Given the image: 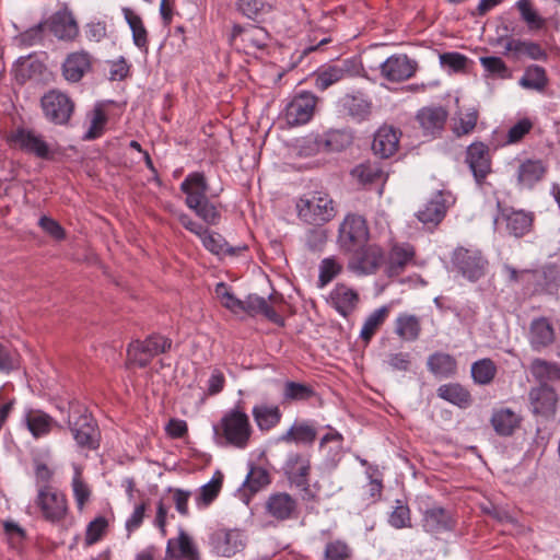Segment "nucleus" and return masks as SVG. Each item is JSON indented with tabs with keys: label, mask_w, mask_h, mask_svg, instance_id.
Wrapping results in <instances>:
<instances>
[{
	"label": "nucleus",
	"mask_w": 560,
	"mask_h": 560,
	"mask_svg": "<svg viewBox=\"0 0 560 560\" xmlns=\"http://www.w3.org/2000/svg\"><path fill=\"white\" fill-rule=\"evenodd\" d=\"M465 163L471 172L476 184L482 187L487 182V177L492 173L490 148L481 141L472 142L466 149Z\"/></svg>",
	"instance_id": "6e6552de"
},
{
	"label": "nucleus",
	"mask_w": 560,
	"mask_h": 560,
	"mask_svg": "<svg viewBox=\"0 0 560 560\" xmlns=\"http://www.w3.org/2000/svg\"><path fill=\"white\" fill-rule=\"evenodd\" d=\"M217 296L220 299L222 305L234 313L242 312L243 301L237 299L223 282L215 287Z\"/></svg>",
	"instance_id": "052dcab7"
},
{
	"label": "nucleus",
	"mask_w": 560,
	"mask_h": 560,
	"mask_svg": "<svg viewBox=\"0 0 560 560\" xmlns=\"http://www.w3.org/2000/svg\"><path fill=\"white\" fill-rule=\"evenodd\" d=\"M547 173V166L541 160L527 159L520 163L516 172L517 185L532 189Z\"/></svg>",
	"instance_id": "cd10ccee"
},
{
	"label": "nucleus",
	"mask_w": 560,
	"mask_h": 560,
	"mask_svg": "<svg viewBox=\"0 0 560 560\" xmlns=\"http://www.w3.org/2000/svg\"><path fill=\"white\" fill-rule=\"evenodd\" d=\"M353 549L343 539L328 540L323 549V560H352Z\"/></svg>",
	"instance_id": "49530a36"
},
{
	"label": "nucleus",
	"mask_w": 560,
	"mask_h": 560,
	"mask_svg": "<svg viewBox=\"0 0 560 560\" xmlns=\"http://www.w3.org/2000/svg\"><path fill=\"white\" fill-rule=\"evenodd\" d=\"M351 175L362 185L376 184L383 180L384 173L378 164L366 162L357 165Z\"/></svg>",
	"instance_id": "de8ad7c7"
},
{
	"label": "nucleus",
	"mask_w": 560,
	"mask_h": 560,
	"mask_svg": "<svg viewBox=\"0 0 560 560\" xmlns=\"http://www.w3.org/2000/svg\"><path fill=\"white\" fill-rule=\"evenodd\" d=\"M91 55L84 50L71 52L62 65V73L67 81L79 82L91 69Z\"/></svg>",
	"instance_id": "c756f323"
},
{
	"label": "nucleus",
	"mask_w": 560,
	"mask_h": 560,
	"mask_svg": "<svg viewBox=\"0 0 560 560\" xmlns=\"http://www.w3.org/2000/svg\"><path fill=\"white\" fill-rule=\"evenodd\" d=\"M352 252L354 255L350 261V267L363 275L374 273L384 261L383 252L376 245H363Z\"/></svg>",
	"instance_id": "aec40b11"
},
{
	"label": "nucleus",
	"mask_w": 560,
	"mask_h": 560,
	"mask_svg": "<svg viewBox=\"0 0 560 560\" xmlns=\"http://www.w3.org/2000/svg\"><path fill=\"white\" fill-rule=\"evenodd\" d=\"M397 505L390 513L388 523L394 528H407L411 526L410 510L407 504H404L400 500L396 501Z\"/></svg>",
	"instance_id": "13d9d810"
},
{
	"label": "nucleus",
	"mask_w": 560,
	"mask_h": 560,
	"mask_svg": "<svg viewBox=\"0 0 560 560\" xmlns=\"http://www.w3.org/2000/svg\"><path fill=\"white\" fill-rule=\"evenodd\" d=\"M428 370L436 377H452L457 373L456 359L445 352H434L427 361Z\"/></svg>",
	"instance_id": "a19ab883"
},
{
	"label": "nucleus",
	"mask_w": 560,
	"mask_h": 560,
	"mask_svg": "<svg viewBox=\"0 0 560 560\" xmlns=\"http://www.w3.org/2000/svg\"><path fill=\"white\" fill-rule=\"evenodd\" d=\"M369 238V229L363 217L349 214L339 228L338 241L347 252L355 250L365 245Z\"/></svg>",
	"instance_id": "9d476101"
},
{
	"label": "nucleus",
	"mask_w": 560,
	"mask_h": 560,
	"mask_svg": "<svg viewBox=\"0 0 560 560\" xmlns=\"http://www.w3.org/2000/svg\"><path fill=\"white\" fill-rule=\"evenodd\" d=\"M42 109L47 120L55 125H66L74 110L73 101L63 92L50 90L40 100Z\"/></svg>",
	"instance_id": "0eeeda50"
},
{
	"label": "nucleus",
	"mask_w": 560,
	"mask_h": 560,
	"mask_svg": "<svg viewBox=\"0 0 560 560\" xmlns=\"http://www.w3.org/2000/svg\"><path fill=\"white\" fill-rule=\"evenodd\" d=\"M415 254V248L410 244L394 245L386 259L383 261L384 273L389 278L401 275L406 267L413 260Z\"/></svg>",
	"instance_id": "412c9836"
},
{
	"label": "nucleus",
	"mask_w": 560,
	"mask_h": 560,
	"mask_svg": "<svg viewBox=\"0 0 560 560\" xmlns=\"http://www.w3.org/2000/svg\"><path fill=\"white\" fill-rule=\"evenodd\" d=\"M471 377L478 385H489L495 377L498 369L495 363L485 358L471 364Z\"/></svg>",
	"instance_id": "a18cd8bd"
},
{
	"label": "nucleus",
	"mask_w": 560,
	"mask_h": 560,
	"mask_svg": "<svg viewBox=\"0 0 560 560\" xmlns=\"http://www.w3.org/2000/svg\"><path fill=\"white\" fill-rule=\"evenodd\" d=\"M452 262L463 277L472 282L485 276L488 265L480 250L465 247H458L454 250Z\"/></svg>",
	"instance_id": "1a4fd4ad"
},
{
	"label": "nucleus",
	"mask_w": 560,
	"mask_h": 560,
	"mask_svg": "<svg viewBox=\"0 0 560 560\" xmlns=\"http://www.w3.org/2000/svg\"><path fill=\"white\" fill-rule=\"evenodd\" d=\"M418 63L407 55H393L381 65V74L388 81L400 82L413 77Z\"/></svg>",
	"instance_id": "dca6fc26"
},
{
	"label": "nucleus",
	"mask_w": 560,
	"mask_h": 560,
	"mask_svg": "<svg viewBox=\"0 0 560 560\" xmlns=\"http://www.w3.org/2000/svg\"><path fill=\"white\" fill-rule=\"evenodd\" d=\"M317 438V430L310 421H295L290 429L279 436L278 441L282 443H295L312 445Z\"/></svg>",
	"instance_id": "f704fd0d"
},
{
	"label": "nucleus",
	"mask_w": 560,
	"mask_h": 560,
	"mask_svg": "<svg viewBox=\"0 0 560 560\" xmlns=\"http://www.w3.org/2000/svg\"><path fill=\"white\" fill-rule=\"evenodd\" d=\"M180 190L186 195L185 203L189 209L200 206V202L208 198L205 175L199 172L188 174L180 184Z\"/></svg>",
	"instance_id": "5701e85b"
},
{
	"label": "nucleus",
	"mask_w": 560,
	"mask_h": 560,
	"mask_svg": "<svg viewBox=\"0 0 560 560\" xmlns=\"http://www.w3.org/2000/svg\"><path fill=\"white\" fill-rule=\"evenodd\" d=\"M529 401L535 415L551 418L557 410L558 395L552 387L542 383L530 389Z\"/></svg>",
	"instance_id": "6ab92c4d"
},
{
	"label": "nucleus",
	"mask_w": 560,
	"mask_h": 560,
	"mask_svg": "<svg viewBox=\"0 0 560 560\" xmlns=\"http://www.w3.org/2000/svg\"><path fill=\"white\" fill-rule=\"evenodd\" d=\"M529 343L533 350L541 351L555 341V329L547 317L534 318L529 326Z\"/></svg>",
	"instance_id": "bb28decb"
},
{
	"label": "nucleus",
	"mask_w": 560,
	"mask_h": 560,
	"mask_svg": "<svg viewBox=\"0 0 560 560\" xmlns=\"http://www.w3.org/2000/svg\"><path fill=\"white\" fill-rule=\"evenodd\" d=\"M342 270L341 264L335 257H328L320 261L319 265V285H327Z\"/></svg>",
	"instance_id": "4d7b16f0"
},
{
	"label": "nucleus",
	"mask_w": 560,
	"mask_h": 560,
	"mask_svg": "<svg viewBox=\"0 0 560 560\" xmlns=\"http://www.w3.org/2000/svg\"><path fill=\"white\" fill-rule=\"evenodd\" d=\"M516 8L521 13L522 20L530 30H540L545 26V19L533 9L529 0H518Z\"/></svg>",
	"instance_id": "5fc2aeb1"
},
{
	"label": "nucleus",
	"mask_w": 560,
	"mask_h": 560,
	"mask_svg": "<svg viewBox=\"0 0 560 560\" xmlns=\"http://www.w3.org/2000/svg\"><path fill=\"white\" fill-rule=\"evenodd\" d=\"M236 8L250 20H257L272 10V5L264 0H237Z\"/></svg>",
	"instance_id": "603ef678"
},
{
	"label": "nucleus",
	"mask_w": 560,
	"mask_h": 560,
	"mask_svg": "<svg viewBox=\"0 0 560 560\" xmlns=\"http://www.w3.org/2000/svg\"><path fill=\"white\" fill-rule=\"evenodd\" d=\"M67 424L78 447L89 451L100 447L101 432L97 422L85 406L71 401Z\"/></svg>",
	"instance_id": "f03ea898"
},
{
	"label": "nucleus",
	"mask_w": 560,
	"mask_h": 560,
	"mask_svg": "<svg viewBox=\"0 0 560 560\" xmlns=\"http://www.w3.org/2000/svg\"><path fill=\"white\" fill-rule=\"evenodd\" d=\"M222 481L223 477L220 472H218L208 483L201 487L199 501L203 505H209L218 497L222 487Z\"/></svg>",
	"instance_id": "680f3d73"
},
{
	"label": "nucleus",
	"mask_w": 560,
	"mask_h": 560,
	"mask_svg": "<svg viewBox=\"0 0 560 560\" xmlns=\"http://www.w3.org/2000/svg\"><path fill=\"white\" fill-rule=\"evenodd\" d=\"M124 19L132 33V42L137 48L143 52L149 49V33L144 26L142 18L132 9L124 7L121 9Z\"/></svg>",
	"instance_id": "4c0bfd02"
},
{
	"label": "nucleus",
	"mask_w": 560,
	"mask_h": 560,
	"mask_svg": "<svg viewBox=\"0 0 560 560\" xmlns=\"http://www.w3.org/2000/svg\"><path fill=\"white\" fill-rule=\"evenodd\" d=\"M421 331L420 320L416 315L400 314L396 318L395 332L405 341L418 339Z\"/></svg>",
	"instance_id": "79ce46f5"
},
{
	"label": "nucleus",
	"mask_w": 560,
	"mask_h": 560,
	"mask_svg": "<svg viewBox=\"0 0 560 560\" xmlns=\"http://www.w3.org/2000/svg\"><path fill=\"white\" fill-rule=\"evenodd\" d=\"M338 108L341 114L361 122L371 115L372 102L365 93L355 91L341 96L338 100Z\"/></svg>",
	"instance_id": "2eb2a0df"
},
{
	"label": "nucleus",
	"mask_w": 560,
	"mask_h": 560,
	"mask_svg": "<svg viewBox=\"0 0 560 560\" xmlns=\"http://www.w3.org/2000/svg\"><path fill=\"white\" fill-rule=\"evenodd\" d=\"M203 246L213 254L217 255H235L237 250L245 249L246 247L234 248L229 246L224 237L214 232H210L208 229L205 230V234L200 236Z\"/></svg>",
	"instance_id": "c03bdc74"
},
{
	"label": "nucleus",
	"mask_w": 560,
	"mask_h": 560,
	"mask_svg": "<svg viewBox=\"0 0 560 560\" xmlns=\"http://www.w3.org/2000/svg\"><path fill=\"white\" fill-rule=\"evenodd\" d=\"M252 415L257 428L262 432L272 430L282 419V411L278 406L266 404L254 406Z\"/></svg>",
	"instance_id": "ea45409f"
},
{
	"label": "nucleus",
	"mask_w": 560,
	"mask_h": 560,
	"mask_svg": "<svg viewBox=\"0 0 560 560\" xmlns=\"http://www.w3.org/2000/svg\"><path fill=\"white\" fill-rule=\"evenodd\" d=\"M330 302L343 317L350 315L359 303V294L346 284L338 283L330 292Z\"/></svg>",
	"instance_id": "473e14b6"
},
{
	"label": "nucleus",
	"mask_w": 560,
	"mask_h": 560,
	"mask_svg": "<svg viewBox=\"0 0 560 560\" xmlns=\"http://www.w3.org/2000/svg\"><path fill=\"white\" fill-rule=\"evenodd\" d=\"M518 83L527 90L544 91L548 84L546 70L538 65H530L525 69Z\"/></svg>",
	"instance_id": "37998d69"
},
{
	"label": "nucleus",
	"mask_w": 560,
	"mask_h": 560,
	"mask_svg": "<svg viewBox=\"0 0 560 560\" xmlns=\"http://www.w3.org/2000/svg\"><path fill=\"white\" fill-rule=\"evenodd\" d=\"M25 423L34 439L48 435L54 427L61 428L52 417L38 409H31L26 412Z\"/></svg>",
	"instance_id": "e433bc0d"
},
{
	"label": "nucleus",
	"mask_w": 560,
	"mask_h": 560,
	"mask_svg": "<svg viewBox=\"0 0 560 560\" xmlns=\"http://www.w3.org/2000/svg\"><path fill=\"white\" fill-rule=\"evenodd\" d=\"M315 396V390L311 385L288 381L283 387L284 401H305Z\"/></svg>",
	"instance_id": "3c124183"
},
{
	"label": "nucleus",
	"mask_w": 560,
	"mask_h": 560,
	"mask_svg": "<svg viewBox=\"0 0 560 560\" xmlns=\"http://www.w3.org/2000/svg\"><path fill=\"white\" fill-rule=\"evenodd\" d=\"M530 373L540 382L560 380V368L557 363L548 362L542 359H535L530 364Z\"/></svg>",
	"instance_id": "8fccbe9b"
},
{
	"label": "nucleus",
	"mask_w": 560,
	"mask_h": 560,
	"mask_svg": "<svg viewBox=\"0 0 560 560\" xmlns=\"http://www.w3.org/2000/svg\"><path fill=\"white\" fill-rule=\"evenodd\" d=\"M10 141L22 151L39 159H48L50 149L43 136L32 129L18 128L10 135Z\"/></svg>",
	"instance_id": "4468645a"
},
{
	"label": "nucleus",
	"mask_w": 560,
	"mask_h": 560,
	"mask_svg": "<svg viewBox=\"0 0 560 560\" xmlns=\"http://www.w3.org/2000/svg\"><path fill=\"white\" fill-rule=\"evenodd\" d=\"M270 482L269 474L266 469L258 466H253L243 483L250 492L255 493L262 489Z\"/></svg>",
	"instance_id": "6e6d98bb"
},
{
	"label": "nucleus",
	"mask_w": 560,
	"mask_h": 560,
	"mask_svg": "<svg viewBox=\"0 0 560 560\" xmlns=\"http://www.w3.org/2000/svg\"><path fill=\"white\" fill-rule=\"evenodd\" d=\"M453 132L457 137H463L471 133L478 121V112L474 108L469 109L466 113H460L458 118L454 119Z\"/></svg>",
	"instance_id": "864d4df0"
},
{
	"label": "nucleus",
	"mask_w": 560,
	"mask_h": 560,
	"mask_svg": "<svg viewBox=\"0 0 560 560\" xmlns=\"http://www.w3.org/2000/svg\"><path fill=\"white\" fill-rule=\"evenodd\" d=\"M298 506V500L288 492L271 493L265 503L267 514L280 522L295 517Z\"/></svg>",
	"instance_id": "a211bd4d"
},
{
	"label": "nucleus",
	"mask_w": 560,
	"mask_h": 560,
	"mask_svg": "<svg viewBox=\"0 0 560 560\" xmlns=\"http://www.w3.org/2000/svg\"><path fill=\"white\" fill-rule=\"evenodd\" d=\"M504 54H512L514 58H520L525 55L532 60L546 61L548 59L547 51L540 44L533 40H523L515 38H508L504 46Z\"/></svg>",
	"instance_id": "2f4dec72"
},
{
	"label": "nucleus",
	"mask_w": 560,
	"mask_h": 560,
	"mask_svg": "<svg viewBox=\"0 0 560 560\" xmlns=\"http://www.w3.org/2000/svg\"><path fill=\"white\" fill-rule=\"evenodd\" d=\"M283 474L289 483L300 491L303 501H317V490L311 486V455L306 453H289L283 465Z\"/></svg>",
	"instance_id": "7ed1b4c3"
},
{
	"label": "nucleus",
	"mask_w": 560,
	"mask_h": 560,
	"mask_svg": "<svg viewBox=\"0 0 560 560\" xmlns=\"http://www.w3.org/2000/svg\"><path fill=\"white\" fill-rule=\"evenodd\" d=\"M166 560L186 559L199 560V551L189 535L180 529L176 538H171L166 545Z\"/></svg>",
	"instance_id": "393cba45"
},
{
	"label": "nucleus",
	"mask_w": 560,
	"mask_h": 560,
	"mask_svg": "<svg viewBox=\"0 0 560 560\" xmlns=\"http://www.w3.org/2000/svg\"><path fill=\"white\" fill-rule=\"evenodd\" d=\"M400 132L392 126H382L374 135L373 152L382 159L394 155L399 147Z\"/></svg>",
	"instance_id": "b1692460"
},
{
	"label": "nucleus",
	"mask_w": 560,
	"mask_h": 560,
	"mask_svg": "<svg viewBox=\"0 0 560 560\" xmlns=\"http://www.w3.org/2000/svg\"><path fill=\"white\" fill-rule=\"evenodd\" d=\"M353 142V133L348 129H330L316 139L317 148L324 152H341Z\"/></svg>",
	"instance_id": "c85d7f7f"
},
{
	"label": "nucleus",
	"mask_w": 560,
	"mask_h": 560,
	"mask_svg": "<svg viewBox=\"0 0 560 560\" xmlns=\"http://www.w3.org/2000/svg\"><path fill=\"white\" fill-rule=\"evenodd\" d=\"M447 119V112L441 107H424L417 114V120L425 135H435L443 130Z\"/></svg>",
	"instance_id": "58836bf2"
},
{
	"label": "nucleus",
	"mask_w": 560,
	"mask_h": 560,
	"mask_svg": "<svg viewBox=\"0 0 560 560\" xmlns=\"http://www.w3.org/2000/svg\"><path fill=\"white\" fill-rule=\"evenodd\" d=\"M327 242V233L324 229L313 228L305 234V246L314 253L322 252Z\"/></svg>",
	"instance_id": "774afa93"
},
{
	"label": "nucleus",
	"mask_w": 560,
	"mask_h": 560,
	"mask_svg": "<svg viewBox=\"0 0 560 560\" xmlns=\"http://www.w3.org/2000/svg\"><path fill=\"white\" fill-rule=\"evenodd\" d=\"M535 218L533 211L509 207L500 210L497 221L504 223L509 235L521 238L533 231Z\"/></svg>",
	"instance_id": "ddd939ff"
},
{
	"label": "nucleus",
	"mask_w": 560,
	"mask_h": 560,
	"mask_svg": "<svg viewBox=\"0 0 560 560\" xmlns=\"http://www.w3.org/2000/svg\"><path fill=\"white\" fill-rule=\"evenodd\" d=\"M296 211L299 218L310 224L326 223L336 214L334 201L326 194L300 198L296 201Z\"/></svg>",
	"instance_id": "39448f33"
},
{
	"label": "nucleus",
	"mask_w": 560,
	"mask_h": 560,
	"mask_svg": "<svg viewBox=\"0 0 560 560\" xmlns=\"http://www.w3.org/2000/svg\"><path fill=\"white\" fill-rule=\"evenodd\" d=\"M439 398L460 408L467 409L472 405V396L468 388L460 383H447L438 387Z\"/></svg>",
	"instance_id": "c9c22d12"
},
{
	"label": "nucleus",
	"mask_w": 560,
	"mask_h": 560,
	"mask_svg": "<svg viewBox=\"0 0 560 560\" xmlns=\"http://www.w3.org/2000/svg\"><path fill=\"white\" fill-rule=\"evenodd\" d=\"M268 33L265 28L249 25L245 32L244 45L253 48L261 49L267 46Z\"/></svg>",
	"instance_id": "0e129e2a"
},
{
	"label": "nucleus",
	"mask_w": 560,
	"mask_h": 560,
	"mask_svg": "<svg viewBox=\"0 0 560 560\" xmlns=\"http://www.w3.org/2000/svg\"><path fill=\"white\" fill-rule=\"evenodd\" d=\"M172 340L159 334H152L144 340L131 341L127 348L129 364L145 368L154 357L168 351Z\"/></svg>",
	"instance_id": "20e7f679"
},
{
	"label": "nucleus",
	"mask_w": 560,
	"mask_h": 560,
	"mask_svg": "<svg viewBox=\"0 0 560 560\" xmlns=\"http://www.w3.org/2000/svg\"><path fill=\"white\" fill-rule=\"evenodd\" d=\"M45 25L54 36L63 42H73L79 35L78 22L67 9L55 12Z\"/></svg>",
	"instance_id": "f3484780"
},
{
	"label": "nucleus",
	"mask_w": 560,
	"mask_h": 560,
	"mask_svg": "<svg viewBox=\"0 0 560 560\" xmlns=\"http://www.w3.org/2000/svg\"><path fill=\"white\" fill-rule=\"evenodd\" d=\"M456 521L450 510L432 506L423 513L422 526L427 533L438 534L455 528Z\"/></svg>",
	"instance_id": "4be33fe9"
},
{
	"label": "nucleus",
	"mask_w": 560,
	"mask_h": 560,
	"mask_svg": "<svg viewBox=\"0 0 560 560\" xmlns=\"http://www.w3.org/2000/svg\"><path fill=\"white\" fill-rule=\"evenodd\" d=\"M217 444L245 448L250 440L253 428L248 415L236 405L222 416L219 423L213 425Z\"/></svg>",
	"instance_id": "f257e3e1"
},
{
	"label": "nucleus",
	"mask_w": 560,
	"mask_h": 560,
	"mask_svg": "<svg viewBox=\"0 0 560 560\" xmlns=\"http://www.w3.org/2000/svg\"><path fill=\"white\" fill-rule=\"evenodd\" d=\"M389 314L388 306H382L374 312H372L365 319L362 329L360 331V337L363 341L369 342L375 332L380 329V327L384 324L387 316Z\"/></svg>",
	"instance_id": "09e8293b"
},
{
	"label": "nucleus",
	"mask_w": 560,
	"mask_h": 560,
	"mask_svg": "<svg viewBox=\"0 0 560 560\" xmlns=\"http://www.w3.org/2000/svg\"><path fill=\"white\" fill-rule=\"evenodd\" d=\"M352 75V61L342 60L340 63L327 66L317 71L315 77V86L325 91L329 86Z\"/></svg>",
	"instance_id": "a878e982"
},
{
	"label": "nucleus",
	"mask_w": 560,
	"mask_h": 560,
	"mask_svg": "<svg viewBox=\"0 0 560 560\" xmlns=\"http://www.w3.org/2000/svg\"><path fill=\"white\" fill-rule=\"evenodd\" d=\"M195 211V213L203 220L207 224L214 225L219 223L220 212L217 209L215 205L209 201V199H205L200 202V206L196 208H190Z\"/></svg>",
	"instance_id": "69168bd1"
},
{
	"label": "nucleus",
	"mask_w": 560,
	"mask_h": 560,
	"mask_svg": "<svg viewBox=\"0 0 560 560\" xmlns=\"http://www.w3.org/2000/svg\"><path fill=\"white\" fill-rule=\"evenodd\" d=\"M107 525V520L104 516H98L90 522L85 532V545L92 546L96 544L105 534Z\"/></svg>",
	"instance_id": "e2e57ef3"
},
{
	"label": "nucleus",
	"mask_w": 560,
	"mask_h": 560,
	"mask_svg": "<svg viewBox=\"0 0 560 560\" xmlns=\"http://www.w3.org/2000/svg\"><path fill=\"white\" fill-rule=\"evenodd\" d=\"M446 200L442 191H438L417 213V218L425 225L436 226L445 217Z\"/></svg>",
	"instance_id": "72a5a7b5"
},
{
	"label": "nucleus",
	"mask_w": 560,
	"mask_h": 560,
	"mask_svg": "<svg viewBox=\"0 0 560 560\" xmlns=\"http://www.w3.org/2000/svg\"><path fill=\"white\" fill-rule=\"evenodd\" d=\"M72 491L77 506L82 511L91 497L89 486L83 481L81 474L77 471L72 478Z\"/></svg>",
	"instance_id": "bf43d9fd"
},
{
	"label": "nucleus",
	"mask_w": 560,
	"mask_h": 560,
	"mask_svg": "<svg viewBox=\"0 0 560 560\" xmlns=\"http://www.w3.org/2000/svg\"><path fill=\"white\" fill-rule=\"evenodd\" d=\"M480 63L490 74L498 75L501 79L510 77L509 68L500 57H481Z\"/></svg>",
	"instance_id": "338daca9"
},
{
	"label": "nucleus",
	"mask_w": 560,
	"mask_h": 560,
	"mask_svg": "<svg viewBox=\"0 0 560 560\" xmlns=\"http://www.w3.org/2000/svg\"><path fill=\"white\" fill-rule=\"evenodd\" d=\"M317 96L308 91L296 93L284 108V118L289 126L308 122L314 116Z\"/></svg>",
	"instance_id": "9b49d317"
},
{
	"label": "nucleus",
	"mask_w": 560,
	"mask_h": 560,
	"mask_svg": "<svg viewBox=\"0 0 560 560\" xmlns=\"http://www.w3.org/2000/svg\"><path fill=\"white\" fill-rule=\"evenodd\" d=\"M490 423L500 436H511L520 428L522 417L510 408L494 409Z\"/></svg>",
	"instance_id": "7c9ffc66"
},
{
	"label": "nucleus",
	"mask_w": 560,
	"mask_h": 560,
	"mask_svg": "<svg viewBox=\"0 0 560 560\" xmlns=\"http://www.w3.org/2000/svg\"><path fill=\"white\" fill-rule=\"evenodd\" d=\"M35 503L43 517L52 524L61 523L69 511L66 494L48 485L38 488Z\"/></svg>",
	"instance_id": "423d86ee"
},
{
	"label": "nucleus",
	"mask_w": 560,
	"mask_h": 560,
	"mask_svg": "<svg viewBox=\"0 0 560 560\" xmlns=\"http://www.w3.org/2000/svg\"><path fill=\"white\" fill-rule=\"evenodd\" d=\"M212 551L220 557H233L246 546V537L241 529L219 528L210 536Z\"/></svg>",
	"instance_id": "f8f14e48"
}]
</instances>
